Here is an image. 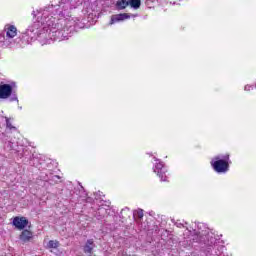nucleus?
Instances as JSON below:
<instances>
[{
    "label": "nucleus",
    "instance_id": "obj_1",
    "mask_svg": "<svg viewBox=\"0 0 256 256\" xmlns=\"http://www.w3.org/2000/svg\"><path fill=\"white\" fill-rule=\"evenodd\" d=\"M215 161L211 162V166L213 167L216 173H227L229 171V154L219 159V157L215 158Z\"/></svg>",
    "mask_w": 256,
    "mask_h": 256
},
{
    "label": "nucleus",
    "instance_id": "obj_2",
    "mask_svg": "<svg viewBox=\"0 0 256 256\" xmlns=\"http://www.w3.org/2000/svg\"><path fill=\"white\" fill-rule=\"evenodd\" d=\"M13 93V87L9 84L0 85V99H9Z\"/></svg>",
    "mask_w": 256,
    "mask_h": 256
},
{
    "label": "nucleus",
    "instance_id": "obj_3",
    "mask_svg": "<svg viewBox=\"0 0 256 256\" xmlns=\"http://www.w3.org/2000/svg\"><path fill=\"white\" fill-rule=\"evenodd\" d=\"M13 225L19 231H23V229L29 225V220H27L25 217H15L13 220Z\"/></svg>",
    "mask_w": 256,
    "mask_h": 256
},
{
    "label": "nucleus",
    "instance_id": "obj_4",
    "mask_svg": "<svg viewBox=\"0 0 256 256\" xmlns=\"http://www.w3.org/2000/svg\"><path fill=\"white\" fill-rule=\"evenodd\" d=\"M130 18L131 16L127 13L112 15L109 24L114 25V23H117L119 21H125V19H130Z\"/></svg>",
    "mask_w": 256,
    "mask_h": 256
},
{
    "label": "nucleus",
    "instance_id": "obj_5",
    "mask_svg": "<svg viewBox=\"0 0 256 256\" xmlns=\"http://www.w3.org/2000/svg\"><path fill=\"white\" fill-rule=\"evenodd\" d=\"M6 29V37L9 39H13L14 37H17V27L15 25L7 24L5 26Z\"/></svg>",
    "mask_w": 256,
    "mask_h": 256
},
{
    "label": "nucleus",
    "instance_id": "obj_6",
    "mask_svg": "<svg viewBox=\"0 0 256 256\" xmlns=\"http://www.w3.org/2000/svg\"><path fill=\"white\" fill-rule=\"evenodd\" d=\"M93 249H95V242L93 241V239L87 240V242L83 248L84 253H86L88 255H92Z\"/></svg>",
    "mask_w": 256,
    "mask_h": 256
},
{
    "label": "nucleus",
    "instance_id": "obj_7",
    "mask_svg": "<svg viewBox=\"0 0 256 256\" xmlns=\"http://www.w3.org/2000/svg\"><path fill=\"white\" fill-rule=\"evenodd\" d=\"M32 239H33V232L29 230H24L20 234V241H22L23 243H28V241Z\"/></svg>",
    "mask_w": 256,
    "mask_h": 256
},
{
    "label": "nucleus",
    "instance_id": "obj_8",
    "mask_svg": "<svg viewBox=\"0 0 256 256\" xmlns=\"http://www.w3.org/2000/svg\"><path fill=\"white\" fill-rule=\"evenodd\" d=\"M117 9H126L129 7V0H118L116 2Z\"/></svg>",
    "mask_w": 256,
    "mask_h": 256
},
{
    "label": "nucleus",
    "instance_id": "obj_9",
    "mask_svg": "<svg viewBox=\"0 0 256 256\" xmlns=\"http://www.w3.org/2000/svg\"><path fill=\"white\" fill-rule=\"evenodd\" d=\"M128 5L133 9H139L141 7V0H128Z\"/></svg>",
    "mask_w": 256,
    "mask_h": 256
},
{
    "label": "nucleus",
    "instance_id": "obj_10",
    "mask_svg": "<svg viewBox=\"0 0 256 256\" xmlns=\"http://www.w3.org/2000/svg\"><path fill=\"white\" fill-rule=\"evenodd\" d=\"M157 171L161 173H165V165L163 164V162L156 163L154 168V173H157Z\"/></svg>",
    "mask_w": 256,
    "mask_h": 256
},
{
    "label": "nucleus",
    "instance_id": "obj_11",
    "mask_svg": "<svg viewBox=\"0 0 256 256\" xmlns=\"http://www.w3.org/2000/svg\"><path fill=\"white\" fill-rule=\"evenodd\" d=\"M5 119H6L7 129H10V131H17V127H15V126H13V124H11V120L7 117Z\"/></svg>",
    "mask_w": 256,
    "mask_h": 256
},
{
    "label": "nucleus",
    "instance_id": "obj_12",
    "mask_svg": "<svg viewBox=\"0 0 256 256\" xmlns=\"http://www.w3.org/2000/svg\"><path fill=\"white\" fill-rule=\"evenodd\" d=\"M48 247L50 249H57V247H59V242L58 241H53V240H50L48 242Z\"/></svg>",
    "mask_w": 256,
    "mask_h": 256
},
{
    "label": "nucleus",
    "instance_id": "obj_13",
    "mask_svg": "<svg viewBox=\"0 0 256 256\" xmlns=\"http://www.w3.org/2000/svg\"><path fill=\"white\" fill-rule=\"evenodd\" d=\"M156 173H157L158 177H160L161 181H167V174H165V170H164V172L157 171Z\"/></svg>",
    "mask_w": 256,
    "mask_h": 256
},
{
    "label": "nucleus",
    "instance_id": "obj_14",
    "mask_svg": "<svg viewBox=\"0 0 256 256\" xmlns=\"http://www.w3.org/2000/svg\"><path fill=\"white\" fill-rule=\"evenodd\" d=\"M134 215H136L138 219H143V210H138Z\"/></svg>",
    "mask_w": 256,
    "mask_h": 256
},
{
    "label": "nucleus",
    "instance_id": "obj_15",
    "mask_svg": "<svg viewBox=\"0 0 256 256\" xmlns=\"http://www.w3.org/2000/svg\"><path fill=\"white\" fill-rule=\"evenodd\" d=\"M244 89H245V91H251V90H253V86L246 85V86L244 87Z\"/></svg>",
    "mask_w": 256,
    "mask_h": 256
},
{
    "label": "nucleus",
    "instance_id": "obj_16",
    "mask_svg": "<svg viewBox=\"0 0 256 256\" xmlns=\"http://www.w3.org/2000/svg\"><path fill=\"white\" fill-rule=\"evenodd\" d=\"M63 3L69 5V0H61L59 5H63Z\"/></svg>",
    "mask_w": 256,
    "mask_h": 256
}]
</instances>
